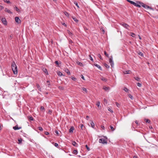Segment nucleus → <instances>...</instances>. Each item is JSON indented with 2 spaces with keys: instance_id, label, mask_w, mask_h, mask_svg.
Instances as JSON below:
<instances>
[{
  "instance_id": "obj_1",
  "label": "nucleus",
  "mask_w": 158,
  "mask_h": 158,
  "mask_svg": "<svg viewBox=\"0 0 158 158\" xmlns=\"http://www.w3.org/2000/svg\"><path fill=\"white\" fill-rule=\"evenodd\" d=\"M12 69L14 73L15 74L17 73V66L14 62H13L11 64Z\"/></svg>"
},
{
  "instance_id": "obj_2",
  "label": "nucleus",
  "mask_w": 158,
  "mask_h": 158,
  "mask_svg": "<svg viewBox=\"0 0 158 158\" xmlns=\"http://www.w3.org/2000/svg\"><path fill=\"white\" fill-rule=\"evenodd\" d=\"M99 142L100 143H102L106 144L107 143L106 141L104 139H99Z\"/></svg>"
},
{
  "instance_id": "obj_3",
  "label": "nucleus",
  "mask_w": 158,
  "mask_h": 158,
  "mask_svg": "<svg viewBox=\"0 0 158 158\" xmlns=\"http://www.w3.org/2000/svg\"><path fill=\"white\" fill-rule=\"evenodd\" d=\"M109 62L110 64V65L111 67H113L114 66V62L113 61L112 57H111L109 59Z\"/></svg>"
},
{
  "instance_id": "obj_4",
  "label": "nucleus",
  "mask_w": 158,
  "mask_h": 158,
  "mask_svg": "<svg viewBox=\"0 0 158 158\" xmlns=\"http://www.w3.org/2000/svg\"><path fill=\"white\" fill-rule=\"evenodd\" d=\"M15 21L18 23H20L21 21H20L19 18L18 17H15Z\"/></svg>"
},
{
  "instance_id": "obj_5",
  "label": "nucleus",
  "mask_w": 158,
  "mask_h": 158,
  "mask_svg": "<svg viewBox=\"0 0 158 158\" xmlns=\"http://www.w3.org/2000/svg\"><path fill=\"white\" fill-rule=\"evenodd\" d=\"M1 21L5 25H7V22L6 21V19L4 18H2L1 19Z\"/></svg>"
},
{
  "instance_id": "obj_6",
  "label": "nucleus",
  "mask_w": 158,
  "mask_h": 158,
  "mask_svg": "<svg viewBox=\"0 0 158 158\" xmlns=\"http://www.w3.org/2000/svg\"><path fill=\"white\" fill-rule=\"evenodd\" d=\"M21 128V127H19L17 125H16V126L14 127H13V129L15 130H19Z\"/></svg>"
},
{
  "instance_id": "obj_7",
  "label": "nucleus",
  "mask_w": 158,
  "mask_h": 158,
  "mask_svg": "<svg viewBox=\"0 0 158 158\" xmlns=\"http://www.w3.org/2000/svg\"><path fill=\"white\" fill-rule=\"evenodd\" d=\"M103 89H104L105 90L107 91H109L110 90V88L109 87L104 86L103 87Z\"/></svg>"
},
{
  "instance_id": "obj_8",
  "label": "nucleus",
  "mask_w": 158,
  "mask_h": 158,
  "mask_svg": "<svg viewBox=\"0 0 158 158\" xmlns=\"http://www.w3.org/2000/svg\"><path fill=\"white\" fill-rule=\"evenodd\" d=\"M64 71L66 72L68 74L70 75V73L69 72V70L67 69H64Z\"/></svg>"
},
{
  "instance_id": "obj_9",
  "label": "nucleus",
  "mask_w": 158,
  "mask_h": 158,
  "mask_svg": "<svg viewBox=\"0 0 158 158\" xmlns=\"http://www.w3.org/2000/svg\"><path fill=\"white\" fill-rule=\"evenodd\" d=\"M81 89L83 91H84L85 93H87L88 92L87 89L84 87H81Z\"/></svg>"
},
{
  "instance_id": "obj_10",
  "label": "nucleus",
  "mask_w": 158,
  "mask_h": 158,
  "mask_svg": "<svg viewBox=\"0 0 158 158\" xmlns=\"http://www.w3.org/2000/svg\"><path fill=\"white\" fill-rule=\"evenodd\" d=\"M122 25L124 27H125L126 28L128 29V27H129V26L127 24L125 23H123L122 24Z\"/></svg>"
},
{
  "instance_id": "obj_11",
  "label": "nucleus",
  "mask_w": 158,
  "mask_h": 158,
  "mask_svg": "<svg viewBox=\"0 0 158 158\" xmlns=\"http://www.w3.org/2000/svg\"><path fill=\"white\" fill-rule=\"evenodd\" d=\"M74 127H71L70 129H69V132L70 133H72L73 132V131L74 130Z\"/></svg>"
},
{
  "instance_id": "obj_12",
  "label": "nucleus",
  "mask_w": 158,
  "mask_h": 158,
  "mask_svg": "<svg viewBox=\"0 0 158 158\" xmlns=\"http://www.w3.org/2000/svg\"><path fill=\"white\" fill-rule=\"evenodd\" d=\"M96 105L97 106H98V107L99 108L101 109V106H100V102L99 101H98L96 103Z\"/></svg>"
},
{
  "instance_id": "obj_13",
  "label": "nucleus",
  "mask_w": 158,
  "mask_h": 158,
  "mask_svg": "<svg viewBox=\"0 0 158 158\" xmlns=\"http://www.w3.org/2000/svg\"><path fill=\"white\" fill-rule=\"evenodd\" d=\"M141 6L144 7V8H149V6L148 5H145V4H144L143 3H142L141 4Z\"/></svg>"
},
{
  "instance_id": "obj_14",
  "label": "nucleus",
  "mask_w": 158,
  "mask_h": 158,
  "mask_svg": "<svg viewBox=\"0 0 158 158\" xmlns=\"http://www.w3.org/2000/svg\"><path fill=\"white\" fill-rule=\"evenodd\" d=\"M5 11L6 12H7L8 13H12L11 12L10 10H9L8 9L6 8H5Z\"/></svg>"
},
{
  "instance_id": "obj_15",
  "label": "nucleus",
  "mask_w": 158,
  "mask_h": 158,
  "mask_svg": "<svg viewBox=\"0 0 158 158\" xmlns=\"http://www.w3.org/2000/svg\"><path fill=\"white\" fill-rule=\"evenodd\" d=\"M91 123H90V124L91 125V127L92 128H94V125H95L94 123L93 122V121L92 120H91Z\"/></svg>"
},
{
  "instance_id": "obj_16",
  "label": "nucleus",
  "mask_w": 158,
  "mask_h": 158,
  "mask_svg": "<svg viewBox=\"0 0 158 158\" xmlns=\"http://www.w3.org/2000/svg\"><path fill=\"white\" fill-rule=\"evenodd\" d=\"M72 144L74 146L77 147L78 145L75 141H73L72 143Z\"/></svg>"
},
{
  "instance_id": "obj_17",
  "label": "nucleus",
  "mask_w": 158,
  "mask_h": 158,
  "mask_svg": "<svg viewBox=\"0 0 158 158\" xmlns=\"http://www.w3.org/2000/svg\"><path fill=\"white\" fill-rule=\"evenodd\" d=\"M130 70H126L123 72V73L125 74H130Z\"/></svg>"
},
{
  "instance_id": "obj_18",
  "label": "nucleus",
  "mask_w": 158,
  "mask_h": 158,
  "mask_svg": "<svg viewBox=\"0 0 158 158\" xmlns=\"http://www.w3.org/2000/svg\"><path fill=\"white\" fill-rule=\"evenodd\" d=\"M94 65L95 66H96V67H97V68H98L100 70H102V68H101V67L99 65H98V64H94Z\"/></svg>"
},
{
  "instance_id": "obj_19",
  "label": "nucleus",
  "mask_w": 158,
  "mask_h": 158,
  "mask_svg": "<svg viewBox=\"0 0 158 158\" xmlns=\"http://www.w3.org/2000/svg\"><path fill=\"white\" fill-rule=\"evenodd\" d=\"M57 74L60 76H63V74L60 71H58L57 73Z\"/></svg>"
},
{
  "instance_id": "obj_20",
  "label": "nucleus",
  "mask_w": 158,
  "mask_h": 158,
  "mask_svg": "<svg viewBox=\"0 0 158 158\" xmlns=\"http://www.w3.org/2000/svg\"><path fill=\"white\" fill-rule=\"evenodd\" d=\"M36 86H37V88H38V89L40 91H41V88L40 87L39 85L38 84H36Z\"/></svg>"
},
{
  "instance_id": "obj_21",
  "label": "nucleus",
  "mask_w": 158,
  "mask_h": 158,
  "mask_svg": "<svg viewBox=\"0 0 158 158\" xmlns=\"http://www.w3.org/2000/svg\"><path fill=\"white\" fill-rule=\"evenodd\" d=\"M134 78L138 81H140V78L138 77H134Z\"/></svg>"
},
{
  "instance_id": "obj_22",
  "label": "nucleus",
  "mask_w": 158,
  "mask_h": 158,
  "mask_svg": "<svg viewBox=\"0 0 158 158\" xmlns=\"http://www.w3.org/2000/svg\"><path fill=\"white\" fill-rule=\"evenodd\" d=\"M133 5H134L135 6H137L138 7H140V6H141L140 5H139L138 4L136 3L135 2H134V4Z\"/></svg>"
},
{
  "instance_id": "obj_23",
  "label": "nucleus",
  "mask_w": 158,
  "mask_h": 158,
  "mask_svg": "<svg viewBox=\"0 0 158 158\" xmlns=\"http://www.w3.org/2000/svg\"><path fill=\"white\" fill-rule=\"evenodd\" d=\"M78 153V152L77 150H75L73 151V153L75 155H77Z\"/></svg>"
},
{
  "instance_id": "obj_24",
  "label": "nucleus",
  "mask_w": 158,
  "mask_h": 158,
  "mask_svg": "<svg viewBox=\"0 0 158 158\" xmlns=\"http://www.w3.org/2000/svg\"><path fill=\"white\" fill-rule=\"evenodd\" d=\"M101 79L102 80V81H107V80L104 77H102L101 78Z\"/></svg>"
},
{
  "instance_id": "obj_25",
  "label": "nucleus",
  "mask_w": 158,
  "mask_h": 158,
  "mask_svg": "<svg viewBox=\"0 0 158 158\" xmlns=\"http://www.w3.org/2000/svg\"><path fill=\"white\" fill-rule=\"evenodd\" d=\"M129 97L131 99L133 100V96L130 94H128V95Z\"/></svg>"
},
{
  "instance_id": "obj_26",
  "label": "nucleus",
  "mask_w": 158,
  "mask_h": 158,
  "mask_svg": "<svg viewBox=\"0 0 158 158\" xmlns=\"http://www.w3.org/2000/svg\"><path fill=\"white\" fill-rule=\"evenodd\" d=\"M77 64L78 65H80L81 66H83V64L81 63L80 62H77Z\"/></svg>"
},
{
  "instance_id": "obj_27",
  "label": "nucleus",
  "mask_w": 158,
  "mask_h": 158,
  "mask_svg": "<svg viewBox=\"0 0 158 158\" xmlns=\"http://www.w3.org/2000/svg\"><path fill=\"white\" fill-rule=\"evenodd\" d=\"M127 1L133 5L134 4V2L133 1H131L130 0H127Z\"/></svg>"
},
{
  "instance_id": "obj_28",
  "label": "nucleus",
  "mask_w": 158,
  "mask_h": 158,
  "mask_svg": "<svg viewBox=\"0 0 158 158\" xmlns=\"http://www.w3.org/2000/svg\"><path fill=\"white\" fill-rule=\"evenodd\" d=\"M55 64L57 65L58 66H59L60 63H59L58 61H56L55 62Z\"/></svg>"
},
{
  "instance_id": "obj_29",
  "label": "nucleus",
  "mask_w": 158,
  "mask_h": 158,
  "mask_svg": "<svg viewBox=\"0 0 158 158\" xmlns=\"http://www.w3.org/2000/svg\"><path fill=\"white\" fill-rule=\"evenodd\" d=\"M15 10H16L17 12H19V11H20V10H19V9H18L17 7H16H16H15Z\"/></svg>"
},
{
  "instance_id": "obj_30",
  "label": "nucleus",
  "mask_w": 158,
  "mask_h": 158,
  "mask_svg": "<svg viewBox=\"0 0 158 158\" xmlns=\"http://www.w3.org/2000/svg\"><path fill=\"white\" fill-rule=\"evenodd\" d=\"M110 129L112 130V131H113L114 130V127L111 126H110Z\"/></svg>"
},
{
  "instance_id": "obj_31",
  "label": "nucleus",
  "mask_w": 158,
  "mask_h": 158,
  "mask_svg": "<svg viewBox=\"0 0 158 158\" xmlns=\"http://www.w3.org/2000/svg\"><path fill=\"white\" fill-rule=\"evenodd\" d=\"M123 89L126 92H128L129 91L128 89L126 88H124Z\"/></svg>"
},
{
  "instance_id": "obj_32",
  "label": "nucleus",
  "mask_w": 158,
  "mask_h": 158,
  "mask_svg": "<svg viewBox=\"0 0 158 158\" xmlns=\"http://www.w3.org/2000/svg\"><path fill=\"white\" fill-rule=\"evenodd\" d=\"M73 19L76 22H77L78 21V20L75 18H73Z\"/></svg>"
},
{
  "instance_id": "obj_33",
  "label": "nucleus",
  "mask_w": 158,
  "mask_h": 158,
  "mask_svg": "<svg viewBox=\"0 0 158 158\" xmlns=\"http://www.w3.org/2000/svg\"><path fill=\"white\" fill-rule=\"evenodd\" d=\"M137 85L139 87H141L142 86L141 84L140 83H137Z\"/></svg>"
},
{
  "instance_id": "obj_34",
  "label": "nucleus",
  "mask_w": 158,
  "mask_h": 158,
  "mask_svg": "<svg viewBox=\"0 0 158 158\" xmlns=\"http://www.w3.org/2000/svg\"><path fill=\"white\" fill-rule=\"evenodd\" d=\"M18 143H21V142L22 141V139H19L18 140Z\"/></svg>"
},
{
  "instance_id": "obj_35",
  "label": "nucleus",
  "mask_w": 158,
  "mask_h": 158,
  "mask_svg": "<svg viewBox=\"0 0 158 158\" xmlns=\"http://www.w3.org/2000/svg\"><path fill=\"white\" fill-rule=\"evenodd\" d=\"M104 65L107 68H109V66L106 64H105Z\"/></svg>"
},
{
  "instance_id": "obj_36",
  "label": "nucleus",
  "mask_w": 158,
  "mask_h": 158,
  "mask_svg": "<svg viewBox=\"0 0 158 158\" xmlns=\"http://www.w3.org/2000/svg\"><path fill=\"white\" fill-rule=\"evenodd\" d=\"M71 78L72 79L73 81H75L76 80V78L74 77H71Z\"/></svg>"
},
{
  "instance_id": "obj_37",
  "label": "nucleus",
  "mask_w": 158,
  "mask_h": 158,
  "mask_svg": "<svg viewBox=\"0 0 158 158\" xmlns=\"http://www.w3.org/2000/svg\"><path fill=\"white\" fill-rule=\"evenodd\" d=\"M74 3L78 8H79V6L77 2H74Z\"/></svg>"
},
{
  "instance_id": "obj_38",
  "label": "nucleus",
  "mask_w": 158,
  "mask_h": 158,
  "mask_svg": "<svg viewBox=\"0 0 158 158\" xmlns=\"http://www.w3.org/2000/svg\"><path fill=\"white\" fill-rule=\"evenodd\" d=\"M108 110L109 111H110L111 112H113V111L110 108H108Z\"/></svg>"
},
{
  "instance_id": "obj_39",
  "label": "nucleus",
  "mask_w": 158,
  "mask_h": 158,
  "mask_svg": "<svg viewBox=\"0 0 158 158\" xmlns=\"http://www.w3.org/2000/svg\"><path fill=\"white\" fill-rule=\"evenodd\" d=\"M4 1L7 3H10V2L9 0H3Z\"/></svg>"
},
{
  "instance_id": "obj_40",
  "label": "nucleus",
  "mask_w": 158,
  "mask_h": 158,
  "mask_svg": "<svg viewBox=\"0 0 158 158\" xmlns=\"http://www.w3.org/2000/svg\"><path fill=\"white\" fill-rule=\"evenodd\" d=\"M64 13L65 15H66L67 16V17L69 16V14L67 12H64Z\"/></svg>"
},
{
  "instance_id": "obj_41",
  "label": "nucleus",
  "mask_w": 158,
  "mask_h": 158,
  "mask_svg": "<svg viewBox=\"0 0 158 158\" xmlns=\"http://www.w3.org/2000/svg\"><path fill=\"white\" fill-rule=\"evenodd\" d=\"M43 71L45 73H47V70L46 69H43Z\"/></svg>"
},
{
  "instance_id": "obj_42",
  "label": "nucleus",
  "mask_w": 158,
  "mask_h": 158,
  "mask_svg": "<svg viewBox=\"0 0 158 158\" xmlns=\"http://www.w3.org/2000/svg\"><path fill=\"white\" fill-rule=\"evenodd\" d=\"M85 147H86V148H87V150L88 151H89L90 150V149H89V148L88 146L87 145H85Z\"/></svg>"
},
{
  "instance_id": "obj_43",
  "label": "nucleus",
  "mask_w": 158,
  "mask_h": 158,
  "mask_svg": "<svg viewBox=\"0 0 158 158\" xmlns=\"http://www.w3.org/2000/svg\"><path fill=\"white\" fill-rule=\"evenodd\" d=\"M67 31H68V33L70 35H71L72 34V33H71V32L69 30H68Z\"/></svg>"
},
{
  "instance_id": "obj_44",
  "label": "nucleus",
  "mask_w": 158,
  "mask_h": 158,
  "mask_svg": "<svg viewBox=\"0 0 158 158\" xmlns=\"http://www.w3.org/2000/svg\"><path fill=\"white\" fill-rule=\"evenodd\" d=\"M138 54L139 55H140L142 56H143V54L141 52H138Z\"/></svg>"
},
{
  "instance_id": "obj_45",
  "label": "nucleus",
  "mask_w": 158,
  "mask_h": 158,
  "mask_svg": "<svg viewBox=\"0 0 158 158\" xmlns=\"http://www.w3.org/2000/svg\"><path fill=\"white\" fill-rule=\"evenodd\" d=\"M145 120L146 122V123H149L150 122V120L148 119H145Z\"/></svg>"
},
{
  "instance_id": "obj_46",
  "label": "nucleus",
  "mask_w": 158,
  "mask_h": 158,
  "mask_svg": "<svg viewBox=\"0 0 158 158\" xmlns=\"http://www.w3.org/2000/svg\"><path fill=\"white\" fill-rule=\"evenodd\" d=\"M38 129L40 130L41 131H42L43 130V129L41 127H38Z\"/></svg>"
},
{
  "instance_id": "obj_47",
  "label": "nucleus",
  "mask_w": 158,
  "mask_h": 158,
  "mask_svg": "<svg viewBox=\"0 0 158 158\" xmlns=\"http://www.w3.org/2000/svg\"><path fill=\"white\" fill-rule=\"evenodd\" d=\"M83 126H84V125L82 124H81L80 125V127L81 128V129H83Z\"/></svg>"
},
{
  "instance_id": "obj_48",
  "label": "nucleus",
  "mask_w": 158,
  "mask_h": 158,
  "mask_svg": "<svg viewBox=\"0 0 158 158\" xmlns=\"http://www.w3.org/2000/svg\"><path fill=\"white\" fill-rule=\"evenodd\" d=\"M131 35L132 36V37H134V35H135V34H134V33H131Z\"/></svg>"
},
{
  "instance_id": "obj_49",
  "label": "nucleus",
  "mask_w": 158,
  "mask_h": 158,
  "mask_svg": "<svg viewBox=\"0 0 158 158\" xmlns=\"http://www.w3.org/2000/svg\"><path fill=\"white\" fill-rule=\"evenodd\" d=\"M104 53L105 55L106 56H107L108 57V54L106 52V51H105L104 52Z\"/></svg>"
},
{
  "instance_id": "obj_50",
  "label": "nucleus",
  "mask_w": 158,
  "mask_h": 158,
  "mask_svg": "<svg viewBox=\"0 0 158 158\" xmlns=\"http://www.w3.org/2000/svg\"><path fill=\"white\" fill-rule=\"evenodd\" d=\"M89 59H90L91 60H92V61H93V58H92V57L90 55H89Z\"/></svg>"
},
{
  "instance_id": "obj_51",
  "label": "nucleus",
  "mask_w": 158,
  "mask_h": 158,
  "mask_svg": "<svg viewBox=\"0 0 158 158\" xmlns=\"http://www.w3.org/2000/svg\"><path fill=\"white\" fill-rule=\"evenodd\" d=\"M98 56L101 59H102V57L100 54H98Z\"/></svg>"
},
{
  "instance_id": "obj_52",
  "label": "nucleus",
  "mask_w": 158,
  "mask_h": 158,
  "mask_svg": "<svg viewBox=\"0 0 158 158\" xmlns=\"http://www.w3.org/2000/svg\"><path fill=\"white\" fill-rule=\"evenodd\" d=\"M44 134L46 135H48L49 134V133L48 132H47V131H45L44 132Z\"/></svg>"
},
{
  "instance_id": "obj_53",
  "label": "nucleus",
  "mask_w": 158,
  "mask_h": 158,
  "mask_svg": "<svg viewBox=\"0 0 158 158\" xmlns=\"http://www.w3.org/2000/svg\"><path fill=\"white\" fill-rule=\"evenodd\" d=\"M116 104L117 107H119V104L118 102H116Z\"/></svg>"
},
{
  "instance_id": "obj_54",
  "label": "nucleus",
  "mask_w": 158,
  "mask_h": 158,
  "mask_svg": "<svg viewBox=\"0 0 158 158\" xmlns=\"http://www.w3.org/2000/svg\"><path fill=\"white\" fill-rule=\"evenodd\" d=\"M81 78L83 80H85L84 77L82 75H81Z\"/></svg>"
},
{
  "instance_id": "obj_55",
  "label": "nucleus",
  "mask_w": 158,
  "mask_h": 158,
  "mask_svg": "<svg viewBox=\"0 0 158 158\" xmlns=\"http://www.w3.org/2000/svg\"><path fill=\"white\" fill-rule=\"evenodd\" d=\"M54 145L55 147H57L58 146V144L56 143H55L54 144Z\"/></svg>"
},
{
  "instance_id": "obj_56",
  "label": "nucleus",
  "mask_w": 158,
  "mask_h": 158,
  "mask_svg": "<svg viewBox=\"0 0 158 158\" xmlns=\"http://www.w3.org/2000/svg\"><path fill=\"white\" fill-rule=\"evenodd\" d=\"M44 107L43 106H41L40 107V109L41 110H44Z\"/></svg>"
},
{
  "instance_id": "obj_57",
  "label": "nucleus",
  "mask_w": 158,
  "mask_h": 158,
  "mask_svg": "<svg viewBox=\"0 0 158 158\" xmlns=\"http://www.w3.org/2000/svg\"><path fill=\"white\" fill-rule=\"evenodd\" d=\"M29 119L31 120H33V118L32 117H30Z\"/></svg>"
},
{
  "instance_id": "obj_58",
  "label": "nucleus",
  "mask_w": 158,
  "mask_h": 158,
  "mask_svg": "<svg viewBox=\"0 0 158 158\" xmlns=\"http://www.w3.org/2000/svg\"><path fill=\"white\" fill-rule=\"evenodd\" d=\"M101 127L103 129H104L105 128L103 126H101Z\"/></svg>"
},
{
  "instance_id": "obj_59",
  "label": "nucleus",
  "mask_w": 158,
  "mask_h": 158,
  "mask_svg": "<svg viewBox=\"0 0 158 158\" xmlns=\"http://www.w3.org/2000/svg\"><path fill=\"white\" fill-rule=\"evenodd\" d=\"M55 133H56V134H58V131H55Z\"/></svg>"
},
{
  "instance_id": "obj_60",
  "label": "nucleus",
  "mask_w": 158,
  "mask_h": 158,
  "mask_svg": "<svg viewBox=\"0 0 158 158\" xmlns=\"http://www.w3.org/2000/svg\"><path fill=\"white\" fill-rule=\"evenodd\" d=\"M135 123L136 124H138V121H137V120H136L135 121Z\"/></svg>"
},
{
  "instance_id": "obj_61",
  "label": "nucleus",
  "mask_w": 158,
  "mask_h": 158,
  "mask_svg": "<svg viewBox=\"0 0 158 158\" xmlns=\"http://www.w3.org/2000/svg\"><path fill=\"white\" fill-rule=\"evenodd\" d=\"M48 113H49V114H51V113H52V111H51V110H49L48 111Z\"/></svg>"
},
{
  "instance_id": "obj_62",
  "label": "nucleus",
  "mask_w": 158,
  "mask_h": 158,
  "mask_svg": "<svg viewBox=\"0 0 158 158\" xmlns=\"http://www.w3.org/2000/svg\"><path fill=\"white\" fill-rule=\"evenodd\" d=\"M104 101L105 102H106H106H107V101H106V99L105 98H104Z\"/></svg>"
},
{
  "instance_id": "obj_63",
  "label": "nucleus",
  "mask_w": 158,
  "mask_h": 158,
  "mask_svg": "<svg viewBox=\"0 0 158 158\" xmlns=\"http://www.w3.org/2000/svg\"><path fill=\"white\" fill-rule=\"evenodd\" d=\"M0 7L1 8V9H3V7L2 6L0 5Z\"/></svg>"
},
{
  "instance_id": "obj_64",
  "label": "nucleus",
  "mask_w": 158,
  "mask_h": 158,
  "mask_svg": "<svg viewBox=\"0 0 158 158\" xmlns=\"http://www.w3.org/2000/svg\"><path fill=\"white\" fill-rule=\"evenodd\" d=\"M62 24L64 25L66 27L67 26L66 24H65L64 23H63Z\"/></svg>"
}]
</instances>
